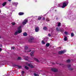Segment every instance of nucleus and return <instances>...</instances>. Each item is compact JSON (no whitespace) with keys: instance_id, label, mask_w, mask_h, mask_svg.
<instances>
[{"instance_id":"obj_1","label":"nucleus","mask_w":76,"mask_h":76,"mask_svg":"<svg viewBox=\"0 0 76 76\" xmlns=\"http://www.w3.org/2000/svg\"><path fill=\"white\" fill-rule=\"evenodd\" d=\"M68 3H69V2L68 1L64 2L63 3V5L61 6L62 8H64L65 7L67 6V4H68Z\"/></svg>"},{"instance_id":"obj_2","label":"nucleus","mask_w":76,"mask_h":76,"mask_svg":"<svg viewBox=\"0 0 76 76\" xmlns=\"http://www.w3.org/2000/svg\"><path fill=\"white\" fill-rule=\"evenodd\" d=\"M66 52V51L65 50H61L59 51L58 54H64V53H65Z\"/></svg>"},{"instance_id":"obj_3","label":"nucleus","mask_w":76,"mask_h":76,"mask_svg":"<svg viewBox=\"0 0 76 76\" xmlns=\"http://www.w3.org/2000/svg\"><path fill=\"white\" fill-rule=\"evenodd\" d=\"M56 31H58V32L60 31L61 32H64V29L63 28H61L60 30H59L58 27H57L56 28Z\"/></svg>"},{"instance_id":"obj_4","label":"nucleus","mask_w":76,"mask_h":76,"mask_svg":"<svg viewBox=\"0 0 76 76\" xmlns=\"http://www.w3.org/2000/svg\"><path fill=\"white\" fill-rule=\"evenodd\" d=\"M27 22H28V20H24L22 23L23 24V25H26Z\"/></svg>"},{"instance_id":"obj_5","label":"nucleus","mask_w":76,"mask_h":76,"mask_svg":"<svg viewBox=\"0 0 76 76\" xmlns=\"http://www.w3.org/2000/svg\"><path fill=\"white\" fill-rule=\"evenodd\" d=\"M22 32V31L21 30H18L16 32H15V33L14 34V35H17L18 34L20 33H21Z\"/></svg>"},{"instance_id":"obj_6","label":"nucleus","mask_w":76,"mask_h":76,"mask_svg":"<svg viewBox=\"0 0 76 76\" xmlns=\"http://www.w3.org/2000/svg\"><path fill=\"white\" fill-rule=\"evenodd\" d=\"M51 70L52 71H53V72H56L58 71L57 69L55 68H51Z\"/></svg>"},{"instance_id":"obj_7","label":"nucleus","mask_w":76,"mask_h":76,"mask_svg":"<svg viewBox=\"0 0 76 76\" xmlns=\"http://www.w3.org/2000/svg\"><path fill=\"white\" fill-rule=\"evenodd\" d=\"M67 66L69 68L68 69L69 70H73V68H70V67L71 66L70 65H68Z\"/></svg>"},{"instance_id":"obj_8","label":"nucleus","mask_w":76,"mask_h":76,"mask_svg":"<svg viewBox=\"0 0 76 76\" xmlns=\"http://www.w3.org/2000/svg\"><path fill=\"white\" fill-rule=\"evenodd\" d=\"M33 39H34L33 38H30L29 40L28 41L29 42H30V43L33 42Z\"/></svg>"},{"instance_id":"obj_9","label":"nucleus","mask_w":76,"mask_h":76,"mask_svg":"<svg viewBox=\"0 0 76 76\" xmlns=\"http://www.w3.org/2000/svg\"><path fill=\"white\" fill-rule=\"evenodd\" d=\"M23 15H24V13L23 12H20L18 13V15H19V16H21Z\"/></svg>"},{"instance_id":"obj_10","label":"nucleus","mask_w":76,"mask_h":76,"mask_svg":"<svg viewBox=\"0 0 76 76\" xmlns=\"http://www.w3.org/2000/svg\"><path fill=\"white\" fill-rule=\"evenodd\" d=\"M36 32H38L39 31V28L38 27H36L35 29Z\"/></svg>"},{"instance_id":"obj_11","label":"nucleus","mask_w":76,"mask_h":76,"mask_svg":"<svg viewBox=\"0 0 76 76\" xmlns=\"http://www.w3.org/2000/svg\"><path fill=\"white\" fill-rule=\"evenodd\" d=\"M23 35L24 37H26V36H27V35H28V34H27V33L26 32H25L23 33Z\"/></svg>"},{"instance_id":"obj_12","label":"nucleus","mask_w":76,"mask_h":76,"mask_svg":"<svg viewBox=\"0 0 76 76\" xmlns=\"http://www.w3.org/2000/svg\"><path fill=\"white\" fill-rule=\"evenodd\" d=\"M28 66H29V67H30L31 68H33L34 66L32 64H28Z\"/></svg>"},{"instance_id":"obj_13","label":"nucleus","mask_w":76,"mask_h":76,"mask_svg":"<svg viewBox=\"0 0 76 76\" xmlns=\"http://www.w3.org/2000/svg\"><path fill=\"white\" fill-rule=\"evenodd\" d=\"M18 4V2L12 3V4H13V5H14V6H16V5H17V4Z\"/></svg>"},{"instance_id":"obj_14","label":"nucleus","mask_w":76,"mask_h":76,"mask_svg":"<svg viewBox=\"0 0 76 76\" xmlns=\"http://www.w3.org/2000/svg\"><path fill=\"white\" fill-rule=\"evenodd\" d=\"M68 16V18H70V17H71L72 16V14H69L68 15V16Z\"/></svg>"},{"instance_id":"obj_15","label":"nucleus","mask_w":76,"mask_h":76,"mask_svg":"<svg viewBox=\"0 0 76 76\" xmlns=\"http://www.w3.org/2000/svg\"><path fill=\"white\" fill-rule=\"evenodd\" d=\"M21 26H20L18 28V31H21V32H22V29H21Z\"/></svg>"},{"instance_id":"obj_16","label":"nucleus","mask_w":76,"mask_h":76,"mask_svg":"<svg viewBox=\"0 0 76 76\" xmlns=\"http://www.w3.org/2000/svg\"><path fill=\"white\" fill-rule=\"evenodd\" d=\"M7 4V2H4L2 4V5L3 6H6V5Z\"/></svg>"},{"instance_id":"obj_17","label":"nucleus","mask_w":76,"mask_h":76,"mask_svg":"<svg viewBox=\"0 0 76 76\" xmlns=\"http://www.w3.org/2000/svg\"><path fill=\"white\" fill-rule=\"evenodd\" d=\"M24 59L26 60H28V57L27 56H25L24 57Z\"/></svg>"},{"instance_id":"obj_18","label":"nucleus","mask_w":76,"mask_h":76,"mask_svg":"<svg viewBox=\"0 0 76 76\" xmlns=\"http://www.w3.org/2000/svg\"><path fill=\"white\" fill-rule=\"evenodd\" d=\"M34 52H32L30 53V55L31 56H33Z\"/></svg>"},{"instance_id":"obj_19","label":"nucleus","mask_w":76,"mask_h":76,"mask_svg":"<svg viewBox=\"0 0 76 76\" xmlns=\"http://www.w3.org/2000/svg\"><path fill=\"white\" fill-rule=\"evenodd\" d=\"M67 37H66L64 38V41H67Z\"/></svg>"},{"instance_id":"obj_20","label":"nucleus","mask_w":76,"mask_h":76,"mask_svg":"<svg viewBox=\"0 0 76 76\" xmlns=\"http://www.w3.org/2000/svg\"><path fill=\"white\" fill-rule=\"evenodd\" d=\"M43 29H44V30L46 31V30H47V28L46 27H43Z\"/></svg>"},{"instance_id":"obj_21","label":"nucleus","mask_w":76,"mask_h":76,"mask_svg":"<svg viewBox=\"0 0 76 76\" xmlns=\"http://www.w3.org/2000/svg\"><path fill=\"white\" fill-rule=\"evenodd\" d=\"M42 18V16H40L39 17L38 19H41Z\"/></svg>"},{"instance_id":"obj_22","label":"nucleus","mask_w":76,"mask_h":76,"mask_svg":"<svg viewBox=\"0 0 76 76\" xmlns=\"http://www.w3.org/2000/svg\"><path fill=\"white\" fill-rule=\"evenodd\" d=\"M34 60H36V61H37V62H39V61L37 58H34Z\"/></svg>"},{"instance_id":"obj_23","label":"nucleus","mask_w":76,"mask_h":76,"mask_svg":"<svg viewBox=\"0 0 76 76\" xmlns=\"http://www.w3.org/2000/svg\"><path fill=\"white\" fill-rule=\"evenodd\" d=\"M25 68L26 70H28L29 69V68L27 66H25Z\"/></svg>"},{"instance_id":"obj_24","label":"nucleus","mask_w":76,"mask_h":76,"mask_svg":"<svg viewBox=\"0 0 76 76\" xmlns=\"http://www.w3.org/2000/svg\"><path fill=\"white\" fill-rule=\"evenodd\" d=\"M46 46L47 47H49V46H50V43H47L46 45Z\"/></svg>"},{"instance_id":"obj_25","label":"nucleus","mask_w":76,"mask_h":76,"mask_svg":"<svg viewBox=\"0 0 76 76\" xmlns=\"http://www.w3.org/2000/svg\"><path fill=\"white\" fill-rule=\"evenodd\" d=\"M34 76H39V75L37 74L34 73Z\"/></svg>"},{"instance_id":"obj_26","label":"nucleus","mask_w":76,"mask_h":76,"mask_svg":"<svg viewBox=\"0 0 76 76\" xmlns=\"http://www.w3.org/2000/svg\"><path fill=\"white\" fill-rule=\"evenodd\" d=\"M11 23H12V25H15V24H16L14 22H12Z\"/></svg>"},{"instance_id":"obj_27","label":"nucleus","mask_w":76,"mask_h":76,"mask_svg":"<svg viewBox=\"0 0 76 76\" xmlns=\"http://www.w3.org/2000/svg\"><path fill=\"white\" fill-rule=\"evenodd\" d=\"M61 25V23H59L58 24V26L59 27Z\"/></svg>"},{"instance_id":"obj_28","label":"nucleus","mask_w":76,"mask_h":76,"mask_svg":"<svg viewBox=\"0 0 76 76\" xmlns=\"http://www.w3.org/2000/svg\"><path fill=\"white\" fill-rule=\"evenodd\" d=\"M71 36L72 37L74 36V34H73V33H71Z\"/></svg>"},{"instance_id":"obj_29","label":"nucleus","mask_w":76,"mask_h":76,"mask_svg":"<svg viewBox=\"0 0 76 76\" xmlns=\"http://www.w3.org/2000/svg\"><path fill=\"white\" fill-rule=\"evenodd\" d=\"M42 42L43 44H45V42H44L43 41V40H42Z\"/></svg>"},{"instance_id":"obj_30","label":"nucleus","mask_w":76,"mask_h":76,"mask_svg":"<svg viewBox=\"0 0 76 76\" xmlns=\"http://www.w3.org/2000/svg\"><path fill=\"white\" fill-rule=\"evenodd\" d=\"M67 61L68 62V63H69V62H70V60L68 59V60H67Z\"/></svg>"},{"instance_id":"obj_31","label":"nucleus","mask_w":76,"mask_h":76,"mask_svg":"<svg viewBox=\"0 0 76 76\" xmlns=\"http://www.w3.org/2000/svg\"><path fill=\"white\" fill-rule=\"evenodd\" d=\"M25 50H27L28 49V47L27 46H26L25 47Z\"/></svg>"},{"instance_id":"obj_32","label":"nucleus","mask_w":76,"mask_h":76,"mask_svg":"<svg viewBox=\"0 0 76 76\" xmlns=\"http://www.w3.org/2000/svg\"><path fill=\"white\" fill-rule=\"evenodd\" d=\"M64 34H65L66 35H67V34H68L67 32L66 31H65L64 32Z\"/></svg>"},{"instance_id":"obj_33","label":"nucleus","mask_w":76,"mask_h":76,"mask_svg":"<svg viewBox=\"0 0 76 76\" xmlns=\"http://www.w3.org/2000/svg\"><path fill=\"white\" fill-rule=\"evenodd\" d=\"M11 49H12V50H14V49H15V47H12L11 48Z\"/></svg>"},{"instance_id":"obj_34","label":"nucleus","mask_w":76,"mask_h":76,"mask_svg":"<svg viewBox=\"0 0 76 76\" xmlns=\"http://www.w3.org/2000/svg\"><path fill=\"white\" fill-rule=\"evenodd\" d=\"M18 60H21V58L20 57H18Z\"/></svg>"},{"instance_id":"obj_35","label":"nucleus","mask_w":76,"mask_h":76,"mask_svg":"<svg viewBox=\"0 0 76 76\" xmlns=\"http://www.w3.org/2000/svg\"><path fill=\"white\" fill-rule=\"evenodd\" d=\"M18 67L19 68H21V66H18Z\"/></svg>"},{"instance_id":"obj_36","label":"nucleus","mask_w":76,"mask_h":76,"mask_svg":"<svg viewBox=\"0 0 76 76\" xmlns=\"http://www.w3.org/2000/svg\"><path fill=\"white\" fill-rule=\"evenodd\" d=\"M30 17H28L27 18V19H30Z\"/></svg>"},{"instance_id":"obj_37","label":"nucleus","mask_w":76,"mask_h":76,"mask_svg":"<svg viewBox=\"0 0 76 76\" xmlns=\"http://www.w3.org/2000/svg\"><path fill=\"white\" fill-rule=\"evenodd\" d=\"M48 35L49 37H51V34H48Z\"/></svg>"},{"instance_id":"obj_38","label":"nucleus","mask_w":76,"mask_h":76,"mask_svg":"<svg viewBox=\"0 0 76 76\" xmlns=\"http://www.w3.org/2000/svg\"><path fill=\"white\" fill-rule=\"evenodd\" d=\"M22 74H23V73H25V72L24 71H22Z\"/></svg>"},{"instance_id":"obj_39","label":"nucleus","mask_w":76,"mask_h":76,"mask_svg":"<svg viewBox=\"0 0 76 76\" xmlns=\"http://www.w3.org/2000/svg\"><path fill=\"white\" fill-rule=\"evenodd\" d=\"M46 21L47 22H48V21H49V20H48V19H47V20H46Z\"/></svg>"},{"instance_id":"obj_40","label":"nucleus","mask_w":76,"mask_h":76,"mask_svg":"<svg viewBox=\"0 0 76 76\" xmlns=\"http://www.w3.org/2000/svg\"><path fill=\"white\" fill-rule=\"evenodd\" d=\"M2 50V49H1V48H0V52Z\"/></svg>"},{"instance_id":"obj_41","label":"nucleus","mask_w":76,"mask_h":76,"mask_svg":"<svg viewBox=\"0 0 76 76\" xmlns=\"http://www.w3.org/2000/svg\"><path fill=\"white\" fill-rule=\"evenodd\" d=\"M31 50H30L29 51H28V52H27L26 53H28V52H31Z\"/></svg>"},{"instance_id":"obj_42","label":"nucleus","mask_w":76,"mask_h":76,"mask_svg":"<svg viewBox=\"0 0 76 76\" xmlns=\"http://www.w3.org/2000/svg\"><path fill=\"white\" fill-rule=\"evenodd\" d=\"M2 47V45H0V47Z\"/></svg>"},{"instance_id":"obj_43","label":"nucleus","mask_w":76,"mask_h":76,"mask_svg":"<svg viewBox=\"0 0 76 76\" xmlns=\"http://www.w3.org/2000/svg\"><path fill=\"white\" fill-rule=\"evenodd\" d=\"M8 1H12V0H8Z\"/></svg>"},{"instance_id":"obj_44","label":"nucleus","mask_w":76,"mask_h":76,"mask_svg":"<svg viewBox=\"0 0 76 76\" xmlns=\"http://www.w3.org/2000/svg\"><path fill=\"white\" fill-rule=\"evenodd\" d=\"M37 16H34V18H37Z\"/></svg>"},{"instance_id":"obj_45","label":"nucleus","mask_w":76,"mask_h":76,"mask_svg":"<svg viewBox=\"0 0 76 76\" xmlns=\"http://www.w3.org/2000/svg\"><path fill=\"white\" fill-rule=\"evenodd\" d=\"M26 65H28V63L27 62H26Z\"/></svg>"},{"instance_id":"obj_46","label":"nucleus","mask_w":76,"mask_h":76,"mask_svg":"<svg viewBox=\"0 0 76 76\" xmlns=\"http://www.w3.org/2000/svg\"><path fill=\"white\" fill-rule=\"evenodd\" d=\"M1 10H0V13H1Z\"/></svg>"},{"instance_id":"obj_47","label":"nucleus","mask_w":76,"mask_h":76,"mask_svg":"<svg viewBox=\"0 0 76 76\" xmlns=\"http://www.w3.org/2000/svg\"><path fill=\"white\" fill-rule=\"evenodd\" d=\"M1 38V36H0V38Z\"/></svg>"},{"instance_id":"obj_48","label":"nucleus","mask_w":76,"mask_h":76,"mask_svg":"<svg viewBox=\"0 0 76 76\" xmlns=\"http://www.w3.org/2000/svg\"><path fill=\"white\" fill-rule=\"evenodd\" d=\"M26 51H28V50H27Z\"/></svg>"}]
</instances>
